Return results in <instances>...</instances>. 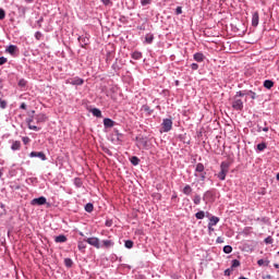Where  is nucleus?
Returning <instances> with one entry per match:
<instances>
[{
  "instance_id": "1",
  "label": "nucleus",
  "mask_w": 279,
  "mask_h": 279,
  "mask_svg": "<svg viewBox=\"0 0 279 279\" xmlns=\"http://www.w3.org/2000/svg\"><path fill=\"white\" fill-rule=\"evenodd\" d=\"M229 171H230V162L222 161L220 165V172L217 174V178H219L221 181L226 180V175H228Z\"/></svg>"
},
{
  "instance_id": "2",
  "label": "nucleus",
  "mask_w": 279,
  "mask_h": 279,
  "mask_svg": "<svg viewBox=\"0 0 279 279\" xmlns=\"http://www.w3.org/2000/svg\"><path fill=\"white\" fill-rule=\"evenodd\" d=\"M195 175H196V178L199 177L202 181L206 180V171H205L204 163L196 165Z\"/></svg>"
},
{
  "instance_id": "3",
  "label": "nucleus",
  "mask_w": 279,
  "mask_h": 279,
  "mask_svg": "<svg viewBox=\"0 0 279 279\" xmlns=\"http://www.w3.org/2000/svg\"><path fill=\"white\" fill-rule=\"evenodd\" d=\"M34 114H36V111L33 110L29 118L26 119V123L28 125V130H34V132H38L40 131V128L34 124Z\"/></svg>"
},
{
  "instance_id": "4",
  "label": "nucleus",
  "mask_w": 279,
  "mask_h": 279,
  "mask_svg": "<svg viewBox=\"0 0 279 279\" xmlns=\"http://www.w3.org/2000/svg\"><path fill=\"white\" fill-rule=\"evenodd\" d=\"M161 128L162 132H171V129L173 128V121H171V119H163Z\"/></svg>"
},
{
  "instance_id": "5",
  "label": "nucleus",
  "mask_w": 279,
  "mask_h": 279,
  "mask_svg": "<svg viewBox=\"0 0 279 279\" xmlns=\"http://www.w3.org/2000/svg\"><path fill=\"white\" fill-rule=\"evenodd\" d=\"M232 108L234 110H243V100H241V98H238L236 96H234L233 102H232Z\"/></svg>"
},
{
  "instance_id": "6",
  "label": "nucleus",
  "mask_w": 279,
  "mask_h": 279,
  "mask_svg": "<svg viewBox=\"0 0 279 279\" xmlns=\"http://www.w3.org/2000/svg\"><path fill=\"white\" fill-rule=\"evenodd\" d=\"M31 204H32V206H45V204H47V198L45 196L34 198L31 202Z\"/></svg>"
},
{
  "instance_id": "7",
  "label": "nucleus",
  "mask_w": 279,
  "mask_h": 279,
  "mask_svg": "<svg viewBox=\"0 0 279 279\" xmlns=\"http://www.w3.org/2000/svg\"><path fill=\"white\" fill-rule=\"evenodd\" d=\"M85 241H86V243H88V245L96 247V250H99V247H101V245L99 244L98 238H88Z\"/></svg>"
},
{
  "instance_id": "8",
  "label": "nucleus",
  "mask_w": 279,
  "mask_h": 279,
  "mask_svg": "<svg viewBox=\"0 0 279 279\" xmlns=\"http://www.w3.org/2000/svg\"><path fill=\"white\" fill-rule=\"evenodd\" d=\"M68 84H71L72 86H82L84 84V81L83 78L76 76L68 80Z\"/></svg>"
},
{
  "instance_id": "9",
  "label": "nucleus",
  "mask_w": 279,
  "mask_h": 279,
  "mask_svg": "<svg viewBox=\"0 0 279 279\" xmlns=\"http://www.w3.org/2000/svg\"><path fill=\"white\" fill-rule=\"evenodd\" d=\"M78 43H80L81 47H83V49H85L87 45H90V39L87 36H80Z\"/></svg>"
},
{
  "instance_id": "10",
  "label": "nucleus",
  "mask_w": 279,
  "mask_h": 279,
  "mask_svg": "<svg viewBox=\"0 0 279 279\" xmlns=\"http://www.w3.org/2000/svg\"><path fill=\"white\" fill-rule=\"evenodd\" d=\"M31 158H40V160H47V156L43 151H32Z\"/></svg>"
},
{
  "instance_id": "11",
  "label": "nucleus",
  "mask_w": 279,
  "mask_h": 279,
  "mask_svg": "<svg viewBox=\"0 0 279 279\" xmlns=\"http://www.w3.org/2000/svg\"><path fill=\"white\" fill-rule=\"evenodd\" d=\"M35 121L36 123H45L47 121V114L45 113H38L36 117H35Z\"/></svg>"
},
{
  "instance_id": "12",
  "label": "nucleus",
  "mask_w": 279,
  "mask_h": 279,
  "mask_svg": "<svg viewBox=\"0 0 279 279\" xmlns=\"http://www.w3.org/2000/svg\"><path fill=\"white\" fill-rule=\"evenodd\" d=\"M258 21H259V15H258V11H256L253 13V16H252V26L258 27Z\"/></svg>"
},
{
  "instance_id": "13",
  "label": "nucleus",
  "mask_w": 279,
  "mask_h": 279,
  "mask_svg": "<svg viewBox=\"0 0 279 279\" xmlns=\"http://www.w3.org/2000/svg\"><path fill=\"white\" fill-rule=\"evenodd\" d=\"M193 58L195 62H204V60H206V56H204L202 52L194 53Z\"/></svg>"
},
{
  "instance_id": "14",
  "label": "nucleus",
  "mask_w": 279,
  "mask_h": 279,
  "mask_svg": "<svg viewBox=\"0 0 279 279\" xmlns=\"http://www.w3.org/2000/svg\"><path fill=\"white\" fill-rule=\"evenodd\" d=\"M218 223H219V217H217V216H211V217L209 218L208 226L215 227V226H217Z\"/></svg>"
},
{
  "instance_id": "15",
  "label": "nucleus",
  "mask_w": 279,
  "mask_h": 279,
  "mask_svg": "<svg viewBox=\"0 0 279 279\" xmlns=\"http://www.w3.org/2000/svg\"><path fill=\"white\" fill-rule=\"evenodd\" d=\"M17 49H19V47H16L15 45H10L7 48V52L10 53L11 56H14V53H16Z\"/></svg>"
},
{
  "instance_id": "16",
  "label": "nucleus",
  "mask_w": 279,
  "mask_h": 279,
  "mask_svg": "<svg viewBox=\"0 0 279 279\" xmlns=\"http://www.w3.org/2000/svg\"><path fill=\"white\" fill-rule=\"evenodd\" d=\"M54 241L57 243H66L68 239H66V235L64 234H60L58 236L54 238Z\"/></svg>"
},
{
  "instance_id": "17",
  "label": "nucleus",
  "mask_w": 279,
  "mask_h": 279,
  "mask_svg": "<svg viewBox=\"0 0 279 279\" xmlns=\"http://www.w3.org/2000/svg\"><path fill=\"white\" fill-rule=\"evenodd\" d=\"M104 125H105V128H113L114 126V121H112L110 118H106L104 120Z\"/></svg>"
},
{
  "instance_id": "18",
  "label": "nucleus",
  "mask_w": 279,
  "mask_h": 279,
  "mask_svg": "<svg viewBox=\"0 0 279 279\" xmlns=\"http://www.w3.org/2000/svg\"><path fill=\"white\" fill-rule=\"evenodd\" d=\"M12 151H19L21 149V142L20 141H14L12 146H11Z\"/></svg>"
},
{
  "instance_id": "19",
  "label": "nucleus",
  "mask_w": 279,
  "mask_h": 279,
  "mask_svg": "<svg viewBox=\"0 0 279 279\" xmlns=\"http://www.w3.org/2000/svg\"><path fill=\"white\" fill-rule=\"evenodd\" d=\"M264 88H267L268 90H270V88H274V81L271 80H266L264 82Z\"/></svg>"
},
{
  "instance_id": "20",
  "label": "nucleus",
  "mask_w": 279,
  "mask_h": 279,
  "mask_svg": "<svg viewBox=\"0 0 279 279\" xmlns=\"http://www.w3.org/2000/svg\"><path fill=\"white\" fill-rule=\"evenodd\" d=\"M269 259H259L258 262H257V265L259 266V267H269Z\"/></svg>"
},
{
  "instance_id": "21",
  "label": "nucleus",
  "mask_w": 279,
  "mask_h": 279,
  "mask_svg": "<svg viewBox=\"0 0 279 279\" xmlns=\"http://www.w3.org/2000/svg\"><path fill=\"white\" fill-rule=\"evenodd\" d=\"M92 114L94 117H97L98 119H101V110H99L97 108L92 109Z\"/></svg>"
},
{
  "instance_id": "22",
  "label": "nucleus",
  "mask_w": 279,
  "mask_h": 279,
  "mask_svg": "<svg viewBox=\"0 0 279 279\" xmlns=\"http://www.w3.org/2000/svg\"><path fill=\"white\" fill-rule=\"evenodd\" d=\"M184 195H191L193 193V187L191 185H185L183 189Z\"/></svg>"
},
{
  "instance_id": "23",
  "label": "nucleus",
  "mask_w": 279,
  "mask_h": 279,
  "mask_svg": "<svg viewBox=\"0 0 279 279\" xmlns=\"http://www.w3.org/2000/svg\"><path fill=\"white\" fill-rule=\"evenodd\" d=\"M145 43H147V45H151L154 43V36L151 34H147L145 37Z\"/></svg>"
},
{
  "instance_id": "24",
  "label": "nucleus",
  "mask_w": 279,
  "mask_h": 279,
  "mask_svg": "<svg viewBox=\"0 0 279 279\" xmlns=\"http://www.w3.org/2000/svg\"><path fill=\"white\" fill-rule=\"evenodd\" d=\"M102 245L104 247H112V245H114V242H112L111 240H104L102 241Z\"/></svg>"
},
{
  "instance_id": "25",
  "label": "nucleus",
  "mask_w": 279,
  "mask_h": 279,
  "mask_svg": "<svg viewBox=\"0 0 279 279\" xmlns=\"http://www.w3.org/2000/svg\"><path fill=\"white\" fill-rule=\"evenodd\" d=\"M132 58H133V60H141V58H143V53L135 51L132 53Z\"/></svg>"
},
{
  "instance_id": "26",
  "label": "nucleus",
  "mask_w": 279,
  "mask_h": 279,
  "mask_svg": "<svg viewBox=\"0 0 279 279\" xmlns=\"http://www.w3.org/2000/svg\"><path fill=\"white\" fill-rule=\"evenodd\" d=\"M94 209H95V206H93V203H87L85 205L86 213H93Z\"/></svg>"
},
{
  "instance_id": "27",
  "label": "nucleus",
  "mask_w": 279,
  "mask_h": 279,
  "mask_svg": "<svg viewBox=\"0 0 279 279\" xmlns=\"http://www.w3.org/2000/svg\"><path fill=\"white\" fill-rule=\"evenodd\" d=\"M140 162H141V159H138V157L133 156L131 158V163L134 165V167L138 166Z\"/></svg>"
},
{
  "instance_id": "28",
  "label": "nucleus",
  "mask_w": 279,
  "mask_h": 279,
  "mask_svg": "<svg viewBox=\"0 0 279 279\" xmlns=\"http://www.w3.org/2000/svg\"><path fill=\"white\" fill-rule=\"evenodd\" d=\"M124 245L128 250H132V247H134V242L132 240H126Z\"/></svg>"
},
{
  "instance_id": "29",
  "label": "nucleus",
  "mask_w": 279,
  "mask_h": 279,
  "mask_svg": "<svg viewBox=\"0 0 279 279\" xmlns=\"http://www.w3.org/2000/svg\"><path fill=\"white\" fill-rule=\"evenodd\" d=\"M236 267H241V262H239V259H233L232 265H231V269H234Z\"/></svg>"
},
{
  "instance_id": "30",
  "label": "nucleus",
  "mask_w": 279,
  "mask_h": 279,
  "mask_svg": "<svg viewBox=\"0 0 279 279\" xmlns=\"http://www.w3.org/2000/svg\"><path fill=\"white\" fill-rule=\"evenodd\" d=\"M17 85L20 86V88H25V86H27V81H25L24 78H21Z\"/></svg>"
},
{
  "instance_id": "31",
  "label": "nucleus",
  "mask_w": 279,
  "mask_h": 279,
  "mask_svg": "<svg viewBox=\"0 0 279 279\" xmlns=\"http://www.w3.org/2000/svg\"><path fill=\"white\" fill-rule=\"evenodd\" d=\"M257 149H258V151H265V149H267V144H265V143L258 144Z\"/></svg>"
},
{
  "instance_id": "32",
  "label": "nucleus",
  "mask_w": 279,
  "mask_h": 279,
  "mask_svg": "<svg viewBox=\"0 0 279 279\" xmlns=\"http://www.w3.org/2000/svg\"><path fill=\"white\" fill-rule=\"evenodd\" d=\"M193 202L196 206H198V204L202 203V197L199 195H195Z\"/></svg>"
},
{
  "instance_id": "33",
  "label": "nucleus",
  "mask_w": 279,
  "mask_h": 279,
  "mask_svg": "<svg viewBox=\"0 0 279 279\" xmlns=\"http://www.w3.org/2000/svg\"><path fill=\"white\" fill-rule=\"evenodd\" d=\"M196 219H204L206 217V214L204 211H198L195 214Z\"/></svg>"
},
{
  "instance_id": "34",
  "label": "nucleus",
  "mask_w": 279,
  "mask_h": 279,
  "mask_svg": "<svg viewBox=\"0 0 279 279\" xmlns=\"http://www.w3.org/2000/svg\"><path fill=\"white\" fill-rule=\"evenodd\" d=\"M64 265H65V267H73V260L71 258H65Z\"/></svg>"
},
{
  "instance_id": "35",
  "label": "nucleus",
  "mask_w": 279,
  "mask_h": 279,
  "mask_svg": "<svg viewBox=\"0 0 279 279\" xmlns=\"http://www.w3.org/2000/svg\"><path fill=\"white\" fill-rule=\"evenodd\" d=\"M77 247L80 252H84L86 250V244L84 242H78Z\"/></svg>"
},
{
  "instance_id": "36",
  "label": "nucleus",
  "mask_w": 279,
  "mask_h": 279,
  "mask_svg": "<svg viewBox=\"0 0 279 279\" xmlns=\"http://www.w3.org/2000/svg\"><path fill=\"white\" fill-rule=\"evenodd\" d=\"M223 252H225V254H232V246L226 245V246L223 247Z\"/></svg>"
},
{
  "instance_id": "37",
  "label": "nucleus",
  "mask_w": 279,
  "mask_h": 279,
  "mask_svg": "<svg viewBox=\"0 0 279 279\" xmlns=\"http://www.w3.org/2000/svg\"><path fill=\"white\" fill-rule=\"evenodd\" d=\"M7 107H8V102L5 100L0 99V108H2V110H5Z\"/></svg>"
},
{
  "instance_id": "38",
  "label": "nucleus",
  "mask_w": 279,
  "mask_h": 279,
  "mask_svg": "<svg viewBox=\"0 0 279 279\" xmlns=\"http://www.w3.org/2000/svg\"><path fill=\"white\" fill-rule=\"evenodd\" d=\"M143 111L148 112V114H151V112H153V110L147 105L143 106Z\"/></svg>"
},
{
  "instance_id": "39",
  "label": "nucleus",
  "mask_w": 279,
  "mask_h": 279,
  "mask_svg": "<svg viewBox=\"0 0 279 279\" xmlns=\"http://www.w3.org/2000/svg\"><path fill=\"white\" fill-rule=\"evenodd\" d=\"M265 243H266L267 245H271V243H274V238H272V236L266 238V239H265Z\"/></svg>"
},
{
  "instance_id": "40",
  "label": "nucleus",
  "mask_w": 279,
  "mask_h": 279,
  "mask_svg": "<svg viewBox=\"0 0 279 279\" xmlns=\"http://www.w3.org/2000/svg\"><path fill=\"white\" fill-rule=\"evenodd\" d=\"M8 62V58L5 57H0V66H3Z\"/></svg>"
},
{
  "instance_id": "41",
  "label": "nucleus",
  "mask_w": 279,
  "mask_h": 279,
  "mask_svg": "<svg viewBox=\"0 0 279 279\" xmlns=\"http://www.w3.org/2000/svg\"><path fill=\"white\" fill-rule=\"evenodd\" d=\"M3 19H5V11L0 9V21H3Z\"/></svg>"
},
{
  "instance_id": "42",
  "label": "nucleus",
  "mask_w": 279,
  "mask_h": 279,
  "mask_svg": "<svg viewBox=\"0 0 279 279\" xmlns=\"http://www.w3.org/2000/svg\"><path fill=\"white\" fill-rule=\"evenodd\" d=\"M35 38H36V40H40V38H43V33L36 32L35 33Z\"/></svg>"
},
{
  "instance_id": "43",
  "label": "nucleus",
  "mask_w": 279,
  "mask_h": 279,
  "mask_svg": "<svg viewBox=\"0 0 279 279\" xmlns=\"http://www.w3.org/2000/svg\"><path fill=\"white\" fill-rule=\"evenodd\" d=\"M151 3V0H141L142 5H149Z\"/></svg>"
},
{
  "instance_id": "44",
  "label": "nucleus",
  "mask_w": 279,
  "mask_h": 279,
  "mask_svg": "<svg viewBox=\"0 0 279 279\" xmlns=\"http://www.w3.org/2000/svg\"><path fill=\"white\" fill-rule=\"evenodd\" d=\"M191 69L192 71H197V69H199V65L197 63H192Z\"/></svg>"
},
{
  "instance_id": "45",
  "label": "nucleus",
  "mask_w": 279,
  "mask_h": 279,
  "mask_svg": "<svg viewBox=\"0 0 279 279\" xmlns=\"http://www.w3.org/2000/svg\"><path fill=\"white\" fill-rule=\"evenodd\" d=\"M235 97L239 99V97H245V93L244 92H236Z\"/></svg>"
},
{
  "instance_id": "46",
  "label": "nucleus",
  "mask_w": 279,
  "mask_h": 279,
  "mask_svg": "<svg viewBox=\"0 0 279 279\" xmlns=\"http://www.w3.org/2000/svg\"><path fill=\"white\" fill-rule=\"evenodd\" d=\"M105 5H112V0H101Z\"/></svg>"
},
{
  "instance_id": "47",
  "label": "nucleus",
  "mask_w": 279,
  "mask_h": 279,
  "mask_svg": "<svg viewBox=\"0 0 279 279\" xmlns=\"http://www.w3.org/2000/svg\"><path fill=\"white\" fill-rule=\"evenodd\" d=\"M247 95H251V99H256V93L250 90Z\"/></svg>"
},
{
  "instance_id": "48",
  "label": "nucleus",
  "mask_w": 279,
  "mask_h": 279,
  "mask_svg": "<svg viewBox=\"0 0 279 279\" xmlns=\"http://www.w3.org/2000/svg\"><path fill=\"white\" fill-rule=\"evenodd\" d=\"M45 21V19L40 17L38 21H37V25L38 27H43V22Z\"/></svg>"
},
{
  "instance_id": "49",
  "label": "nucleus",
  "mask_w": 279,
  "mask_h": 279,
  "mask_svg": "<svg viewBox=\"0 0 279 279\" xmlns=\"http://www.w3.org/2000/svg\"><path fill=\"white\" fill-rule=\"evenodd\" d=\"M22 141H23L24 145H27L31 140H29V137L25 136L22 138Z\"/></svg>"
},
{
  "instance_id": "50",
  "label": "nucleus",
  "mask_w": 279,
  "mask_h": 279,
  "mask_svg": "<svg viewBox=\"0 0 279 279\" xmlns=\"http://www.w3.org/2000/svg\"><path fill=\"white\" fill-rule=\"evenodd\" d=\"M213 232H215V228L210 225H208V233L213 234Z\"/></svg>"
},
{
  "instance_id": "51",
  "label": "nucleus",
  "mask_w": 279,
  "mask_h": 279,
  "mask_svg": "<svg viewBox=\"0 0 279 279\" xmlns=\"http://www.w3.org/2000/svg\"><path fill=\"white\" fill-rule=\"evenodd\" d=\"M232 274V268H228L225 270V276H230Z\"/></svg>"
},
{
  "instance_id": "52",
  "label": "nucleus",
  "mask_w": 279,
  "mask_h": 279,
  "mask_svg": "<svg viewBox=\"0 0 279 279\" xmlns=\"http://www.w3.org/2000/svg\"><path fill=\"white\" fill-rule=\"evenodd\" d=\"M260 130H262V132H269V128H267V126H265V128H259V129H258V132H260Z\"/></svg>"
},
{
  "instance_id": "53",
  "label": "nucleus",
  "mask_w": 279,
  "mask_h": 279,
  "mask_svg": "<svg viewBox=\"0 0 279 279\" xmlns=\"http://www.w3.org/2000/svg\"><path fill=\"white\" fill-rule=\"evenodd\" d=\"M175 14H182V7H178V8H177Z\"/></svg>"
},
{
  "instance_id": "54",
  "label": "nucleus",
  "mask_w": 279,
  "mask_h": 279,
  "mask_svg": "<svg viewBox=\"0 0 279 279\" xmlns=\"http://www.w3.org/2000/svg\"><path fill=\"white\" fill-rule=\"evenodd\" d=\"M20 108H21L22 110H27V105H25V102H23V104L20 106Z\"/></svg>"
},
{
  "instance_id": "55",
  "label": "nucleus",
  "mask_w": 279,
  "mask_h": 279,
  "mask_svg": "<svg viewBox=\"0 0 279 279\" xmlns=\"http://www.w3.org/2000/svg\"><path fill=\"white\" fill-rule=\"evenodd\" d=\"M217 243H223V241L221 240V238L217 239Z\"/></svg>"
},
{
  "instance_id": "56",
  "label": "nucleus",
  "mask_w": 279,
  "mask_h": 279,
  "mask_svg": "<svg viewBox=\"0 0 279 279\" xmlns=\"http://www.w3.org/2000/svg\"><path fill=\"white\" fill-rule=\"evenodd\" d=\"M274 267H275L276 269H279V264H275Z\"/></svg>"
},
{
  "instance_id": "57",
  "label": "nucleus",
  "mask_w": 279,
  "mask_h": 279,
  "mask_svg": "<svg viewBox=\"0 0 279 279\" xmlns=\"http://www.w3.org/2000/svg\"><path fill=\"white\" fill-rule=\"evenodd\" d=\"M26 3H32L34 0H25Z\"/></svg>"
},
{
  "instance_id": "58",
  "label": "nucleus",
  "mask_w": 279,
  "mask_h": 279,
  "mask_svg": "<svg viewBox=\"0 0 279 279\" xmlns=\"http://www.w3.org/2000/svg\"><path fill=\"white\" fill-rule=\"evenodd\" d=\"M277 180H278V182H279V173H277Z\"/></svg>"
},
{
  "instance_id": "59",
  "label": "nucleus",
  "mask_w": 279,
  "mask_h": 279,
  "mask_svg": "<svg viewBox=\"0 0 279 279\" xmlns=\"http://www.w3.org/2000/svg\"><path fill=\"white\" fill-rule=\"evenodd\" d=\"M1 175H3V172H1V170H0V178H1Z\"/></svg>"
},
{
  "instance_id": "60",
  "label": "nucleus",
  "mask_w": 279,
  "mask_h": 279,
  "mask_svg": "<svg viewBox=\"0 0 279 279\" xmlns=\"http://www.w3.org/2000/svg\"><path fill=\"white\" fill-rule=\"evenodd\" d=\"M239 279H247V278H245V277H240Z\"/></svg>"
},
{
  "instance_id": "61",
  "label": "nucleus",
  "mask_w": 279,
  "mask_h": 279,
  "mask_svg": "<svg viewBox=\"0 0 279 279\" xmlns=\"http://www.w3.org/2000/svg\"><path fill=\"white\" fill-rule=\"evenodd\" d=\"M277 254H278V256H279V252H278Z\"/></svg>"
}]
</instances>
